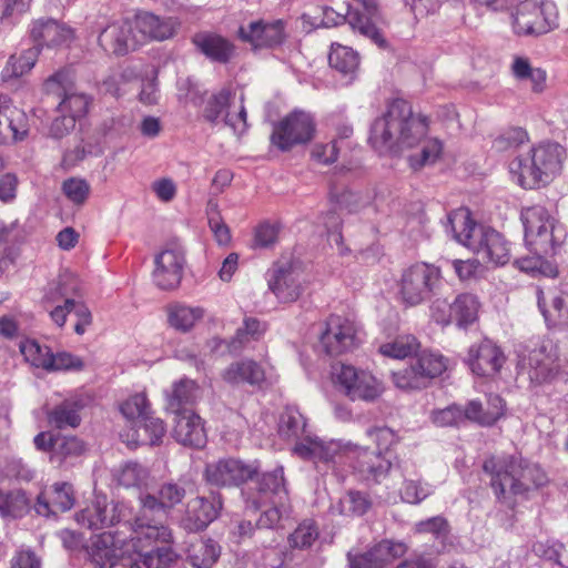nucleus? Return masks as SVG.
<instances>
[{
  "label": "nucleus",
  "mask_w": 568,
  "mask_h": 568,
  "mask_svg": "<svg viewBox=\"0 0 568 568\" xmlns=\"http://www.w3.org/2000/svg\"><path fill=\"white\" fill-rule=\"evenodd\" d=\"M496 500L514 509L517 498L529 499L531 494L548 483L546 471L520 454L491 455L483 463Z\"/></svg>",
  "instance_id": "f257e3e1"
},
{
  "label": "nucleus",
  "mask_w": 568,
  "mask_h": 568,
  "mask_svg": "<svg viewBox=\"0 0 568 568\" xmlns=\"http://www.w3.org/2000/svg\"><path fill=\"white\" fill-rule=\"evenodd\" d=\"M429 131V118L414 114L412 104L404 99L393 100L383 116L371 129L369 142L379 152H399L417 146Z\"/></svg>",
  "instance_id": "f03ea898"
},
{
  "label": "nucleus",
  "mask_w": 568,
  "mask_h": 568,
  "mask_svg": "<svg viewBox=\"0 0 568 568\" xmlns=\"http://www.w3.org/2000/svg\"><path fill=\"white\" fill-rule=\"evenodd\" d=\"M119 530H109L97 536L92 542L90 557L99 568H172L179 555L169 546L150 551L134 550V542H128Z\"/></svg>",
  "instance_id": "7ed1b4c3"
},
{
  "label": "nucleus",
  "mask_w": 568,
  "mask_h": 568,
  "mask_svg": "<svg viewBox=\"0 0 568 568\" xmlns=\"http://www.w3.org/2000/svg\"><path fill=\"white\" fill-rule=\"evenodd\" d=\"M565 150L557 143L534 146L525 156L515 158L509 171L517 183L526 190L549 184L561 171Z\"/></svg>",
  "instance_id": "20e7f679"
},
{
  "label": "nucleus",
  "mask_w": 568,
  "mask_h": 568,
  "mask_svg": "<svg viewBox=\"0 0 568 568\" xmlns=\"http://www.w3.org/2000/svg\"><path fill=\"white\" fill-rule=\"evenodd\" d=\"M306 268V263L293 252L273 262L265 277L270 292L280 303L291 304L302 297L310 284Z\"/></svg>",
  "instance_id": "39448f33"
},
{
  "label": "nucleus",
  "mask_w": 568,
  "mask_h": 568,
  "mask_svg": "<svg viewBox=\"0 0 568 568\" xmlns=\"http://www.w3.org/2000/svg\"><path fill=\"white\" fill-rule=\"evenodd\" d=\"M455 241L467 248H498L505 245L501 233L490 226L478 224L468 207L462 206L448 214Z\"/></svg>",
  "instance_id": "423d86ee"
},
{
  "label": "nucleus",
  "mask_w": 568,
  "mask_h": 568,
  "mask_svg": "<svg viewBox=\"0 0 568 568\" xmlns=\"http://www.w3.org/2000/svg\"><path fill=\"white\" fill-rule=\"evenodd\" d=\"M446 359L443 355L423 351L418 353L407 367L392 373V379L400 389H422L432 379L446 371Z\"/></svg>",
  "instance_id": "0eeeda50"
},
{
  "label": "nucleus",
  "mask_w": 568,
  "mask_h": 568,
  "mask_svg": "<svg viewBox=\"0 0 568 568\" xmlns=\"http://www.w3.org/2000/svg\"><path fill=\"white\" fill-rule=\"evenodd\" d=\"M440 268L428 263H416L404 270L399 294L403 302L416 306L428 300L440 284Z\"/></svg>",
  "instance_id": "6e6552de"
},
{
  "label": "nucleus",
  "mask_w": 568,
  "mask_h": 568,
  "mask_svg": "<svg viewBox=\"0 0 568 568\" xmlns=\"http://www.w3.org/2000/svg\"><path fill=\"white\" fill-rule=\"evenodd\" d=\"M333 382L337 390L351 400L373 402L383 392L382 384L371 373L352 365L334 367Z\"/></svg>",
  "instance_id": "1a4fd4ad"
},
{
  "label": "nucleus",
  "mask_w": 568,
  "mask_h": 568,
  "mask_svg": "<svg viewBox=\"0 0 568 568\" xmlns=\"http://www.w3.org/2000/svg\"><path fill=\"white\" fill-rule=\"evenodd\" d=\"M349 458V465L354 473L366 483H382L393 467L399 469L403 477L408 473L406 462L396 458L395 463H393L389 458L382 455L381 452L372 450L369 447H353Z\"/></svg>",
  "instance_id": "9d476101"
},
{
  "label": "nucleus",
  "mask_w": 568,
  "mask_h": 568,
  "mask_svg": "<svg viewBox=\"0 0 568 568\" xmlns=\"http://www.w3.org/2000/svg\"><path fill=\"white\" fill-rule=\"evenodd\" d=\"M294 453L303 459L323 464L326 469L337 471L346 463H351L352 447H344L335 440H324L318 437L305 436L294 446Z\"/></svg>",
  "instance_id": "9b49d317"
},
{
  "label": "nucleus",
  "mask_w": 568,
  "mask_h": 568,
  "mask_svg": "<svg viewBox=\"0 0 568 568\" xmlns=\"http://www.w3.org/2000/svg\"><path fill=\"white\" fill-rule=\"evenodd\" d=\"M315 134V122L311 114L294 111L283 118L273 130L271 142L281 151L310 142Z\"/></svg>",
  "instance_id": "f8f14e48"
},
{
  "label": "nucleus",
  "mask_w": 568,
  "mask_h": 568,
  "mask_svg": "<svg viewBox=\"0 0 568 568\" xmlns=\"http://www.w3.org/2000/svg\"><path fill=\"white\" fill-rule=\"evenodd\" d=\"M346 19L353 29L369 38L379 48H386L387 41L382 32L385 21L376 0H351Z\"/></svg>",
  "instance_id": "ddd939ff"
},
{
  "label": "nucleus",
  "mask_w": 568,
  "mask_h": 568,
  "mask_svg": "<svg viewBox=\"0 0 568 568\" xmlns=\"http://www.w3.org/2000/svg\"><path fill=\"white\" fill-rule=\"evenodd\" d=\"M320 343L329 356L352 352L358 344L355 323L341 315H329L324 323Z\"/></svg>",
  "instance_id": "4468645a"
},
{
  "label": "nucleus",
  "mask_w": 568,
  "mask_h": 568,
  "mask_svg": "<svg viewBox=\"0 0 568 568\" xmlns=\"http://www.w3.org/2000/svg\"><path fill=\"white\" fill-rule=\"evenodd\" d=\"M133 518V509L125 503H93L75 514L77 523L90 530H99Z\"/></svg>",
  "instance_id": "2eb2a0df"
},
{
  "label": "nucleus",
  "mask_w": 568,
  "mask_h": 568,
  "mask_svg": "<svg viewBox=\"0 0 568 568\" xmlns=\"http://www.w3.org/2000/svg\"><path fill=\"white\" fill-rule=\"evenodd\" d=\"M257 474V467L236 458H222L206 464L204 479L216 487H234L252 479Z\"/></svg>",
  "instance_id": "dca6fc26"
},
{
  "label": "nucleus",
  "mask_w": 568,
  "mask_h": 568,
  "mask_svg": "<svg viewBox=\"0 0 568 568\" xmlns=\"http://www.w3.org/2000/svg\"><path fill=\"white\" fill-rule=\"evenodd\" d=\"M408 547L403 541L383 539L364 552L346 555L349 568H385L406 555Z\"/></svg>",
  "instance_id": "f3484780"
},
{
  "label": "nucleus",
  "mask_w": 568,
  "mask_h": 568,
  "mask_svg": "<svg viewBox=\"0 0 568 568\" xmlns=\"http://www.w3.org/2000/svg\"><path fill=\"white\" fill-rule=\"evenodd\" d=\"M165 517L150 515L140 509L139 515L133 514V518L123 521V526L131 532L128 542H134V550H138V544L146 541L149 545L155 541L169 542L171 540V531L162 520Z\"/></svg>",
  "instance_id": "a211bd4d"
},
{
  "label": "nucleus",
  "mask_w": 568,
  "mask_h": 568,
  "mask_svg": "<svg viewBox=\"0 0 568 568\" xmlns=\"http://www.w3.org/2000/svg\"><path fill=\"white\" fill-rule=\"evenodd\" d=\"M29 34L34 45L39 48H59L70 44L74 39V31L67 24L51 18H40L31 22Z\"/></svg>",
  "instance_id": "6ab92c4d"
},
{
  "label": "nucleus",
  "mask_w": 568,
  "mask_h": 568,
  "mask_svg": "<svg viewBox=\"0 0 568 568\" xmlns=\"http://www.w3.org/2000/svg\"><path fill=\"white\" fill-rule=\"evenodd\" d=\"M223 506L222 497L219 493H212L210 496H197L189 500L183 526L189 531H202L213 523L221 513Z\"/></svg>",
  "instance_id": "aec40b11"
},
{
  "label": "nucleus",
  "mask_w": 568,
  "mask_h": 568,
  "mask_svg": "<svg viewBox=\"0 0 568 568\" xmlns=\"http://www.w3.org/2000/svg\"><path fill=\"white\" fill-rule=\"evenodd\" d=\"M179 27L180 23L173 18H161L148 11L139 12L133 22L135 43L168 40L176 33Z\"/></svg>",
  "instance_id": "412c9836"
},
{
  "label": "nucleus",
  "mask_w": 568,
  "mask_h": 568,
  "mask_svg": "<svg viewBox=\"0 0 568 568\" xmlns=\"http://www.w3.org/2000/svg\"><path fill=\"white\" fill-rule=\"evenodd\" d=\"M239 37L255 49L273 48L284 41L285 23L281 19L273 21L260 19L250 22L246 27H240Z\"/></svg>",
  "instance_id": "4be33fe9"
},
{
  "label": "nucleus",
  "mask_w": 568,
  "mask_h": 568,
  "mask_svg": "<svg viewBox=\"0 0 568 568\" xmlns=\"http://www.w3.org/2000/svg\"><path fill=\"white\" fill-rule=\"evenodd\" d=\"M467 365L478 376H490L498 373L505 363V355L493 341L484 338L468 349Z\"/></svg>",
  "instance_id": "5701e85b"
},
{
  "label": "nucleus",
  "mask_w": 568,
  "mask_h": 568,
  "mask_svg": "<svg viewBox=\"0 0 568 568\" xmlns=\"http://www.w3.org/2000/svg\"><path fill=\"white\" fill-rule=\"evenodd\" d=\"M185 488L176 483L163 484L156 494L140 493L139 501L143 513L166 517L169 511L185 497Z\"/></svg>",
  "instance_id": "b1692460"
},
{
  "label": "nucleus",
  "mask_w": 568,
  "mask_h": 568,
  "mask_svg": "<svg viewBox=\"0 0 568 568\" xmlns=\"http://www.w3.org/2000/svg\"><path fill=\"white\" fill-rule=\"evenodd\" d=\"M513 14V30L518 36H539L552 29L544 16L542 8L536 2L521 0Z\"/></svg>",
  "instance_id": "393cba45"
},
{
  "label": "nucleus",
  "mask_w": 568,
  "mask_h": 568,
  "mask_svg": "<svg viewBox=\"0 0 568 568\" xmlns=\"http://www.w3.org/2000/svg\"><path fill=\"white\" fill-rule=\"evenodd\" d=\"M75 503L74 490L69 483H54L42 490L36 499L33 508L39 516L49 517L57 513L70 510Z\"/></svg>",
  "instance_id": "a878e982"
},
{
  "label": "nucleus",
  "mask_w": 568,
  "mask_h": 568,
  "mask_svg": "<svg viewBox=\"0 0 568 568\" xmlns=\"http://www.w3.org/2000/svg\"><path fill=\"white\" fill-rule=\"evenodd\" d=\"M184 262L183 251H160L154 257L153 280L156 286L175 288L181 282Z\"/></svg>",
  "instance_id": "bb28decb"
},
{
  "label": "nucleus",
  "mask_w": 568,
  "mask_h": 568,
  "mask_svg": "<svg viewBox=\"0 0 568 568\" xmlns=\"http://www.w3.org/2000/svg\"><path fill=\"white\" fill-rule=\"evenodd\" d=\"M172 436L174 439L190 448L201 449L207 443L206 432L202 418L193 410L175 414Z\"/></svg>",
  "instance_id": "cd10ccee"
},
{
  "label": "nucleus",
  "mask_w": 568,
  "mask_h": 568,
  "mask_svg": "<svg viewBox=\"0 0 568 568\" xmlns=\"http://www.w3.org/2000/svg\"><path fill=\"white\" fill-rule=\"evenodd\" d=\"M258 500H253L254 508L258 509L261 504L285 505L288 499V493L285 486L284 469L282 466L272 471L263 473L256 481Z\"/></svg>",
  "instance_id": "c85d7f7f"
},
{
  "label": "nucleus",
  "mask_w": 568,
  "mask_h": 568,
  "mask_svg": "<svg viewBox=\"0 0 568 568\" xmlns=\"http://www.w3.org/2000/svg\"><path fill=\"white\" fill-rule=\"evenodd\" d=\"M191 41L211 61L227 63L234 55V44L219 33L200 31L193 34Z\"/></svg>",
  "instance_id": "c756f323"
},
{
  "label": "nucleus",
  "mask_w": 568,
  "mask_h": 568,
  "mask_svg": "<svg viewBox=\"0 0 568 568\" xmlns=\"http://www.w3.org/2000/svg\"><path fill=\"white\" fill-rule=\"evenodd\" d=\"M130 32L131 28L125 22L109 23L100 31L98 43L106 54L125 55L136 44Z\"/></svg>",
  "instance_id": "7c9ffc66"
},
{
  "label": "nucleus",
  "mask_w": 568,
  "mask_h": 568,
  "mask_svg": "<svg viewBox=\"0 0 568 568\" xmlns=\"http://www.w3.org/2000/svg\"><path fill=\"white\" fill-rule=\"evenodd\" d=\"M560 371L556 355L548 353L545 347L532 349L528 355V377L534 385L551 383Z\"/></svg>",
  "instance_id": "2f4dec72"
},
{
  "label": "nucleus",
  "mask_w": 568,
  "mask_h": 568,
  "mask_svg": "<svg viewBox=\"0 0 568 568\" xmlns=\"http://www.w3.org/2000/svg\"><path fill=\"white\" fill-rule=\"evenodd\" d=\"M548 220V211L540 205L527 207L523 212L525 240L529 246L544 247L548 243L550 239L547 227Z\"/></svg>",
  "instance_id": "473e14b6"
},
{
  "label": "nucleus",
  "mask_w": 568,
  "mask_h": 568,
  "mask_svg": "<svg viewBox=\"0 0 568 568\" xmlns=\"http://www.w3.org/2000/svg\"><path fill=\"white\" fill-rule=\"evenodd\" d=\"M166 408L173 414L192 412V407L200 397L197 384L189 378H181L172 384L165 392Z\"/></svg>",
  "instance_id": "72a5a7b5"
},
{
  "label": "nucleus",
  "mask_w": 568,
  "mask_h": 568,
  "mask_svg": "<svg viewBox=\"0 0 568 568\" xmlns=\"http://www.w3.org/2000/svg\"><path fill=\"white\" fill-rule=\"evenodd\" d=\"M82 295V284L78 276L65 270L61 272L57 280L50 282L44 290L42 297L43 304H55L74 300Z\"/></svg>",
  "instance_id": "f704fd0d"
},
{
  "label": "nucleus",
  "mask_w": 568,
  "mask_h": 568,
  "mask_svg": "<svg viewBox=\"0 0 568 568\" xmlns=\"http://www.w3.org/2000/svg\"><path fill=\"white\" fill-rule=\"evenodd\" d=\"M85 406L81 396H71L48 413V422L58 429L77 428L81 424L80 412Z\"/></svg>",
  "instance_id": "c9c22d12"
},
{
  "label": "nucleus",
  "mask_w": 568,
  "mask_h": 568,
  "mask_svg": "<svg viewBox=\"0 0 568 568\" xmlns=\"http://www.w3.org/2000/svg\"><path fill=\"white\" fill-rule=\"evenodd\" d=\"M510 73L516 81L528 82L534 93L540 94L547 88V71L534 67L527 57L515 55L510 64Z\"/></svg>",
  "instance_id": "e433bc0d"
},
{
  "label": "nucleus",
  "mask_w": 568,
  "mask_h": 568,
  "mask_svg": "<svg viewBox=\"0 0 568 568\" xmlns=\"http://www.w3.org/2000/svg\"><path fill=\"white\" fill-rule=\"evenodd\" d=\"M223 379L232 385L250 384L260 386L265 381L263 367L253 359L231 363L222 374Z\"/></svg>",
  "instance_id": "4c0bfd02"
},
{
  "label": "nucleus",
  "mask_w": 568,
  "mask_h": 568,
  "mask_svg": "<svg viewBox=\"0 0 568 568\" xmlns=\"http://www.w3.org/2000/svg\"><path fill=\"white\" fill-rule=\"evenodd\" d=\"M221 555V547L211 538H195L186 548V561L193 568H212Z\"/></svg>",
  "instance_id": "58836bf2"
},
{
  "label": "nucleus",
  "mask_w": 568,
  "mask_h": 568,
  "mask_svg": "<svg viewBox=\"0 0 568 568\" xmlns=\"http://www.w3.org/2000/svg\"><path fill=\"white\" fill-rule=\"evenodd\" d=\"M204 310L175 303L168 306V322L176 331L186 333L193 328L195 323L202 320Z\"/></svg>",
  "instance_id": "ea45409f"
},
{
  "label": "nucleus",
  "mask_w": 568,
  "mask_h": 568,
  "mask_svg": "<svg viewBox=\"0 0 568 568\" xmlns=\"http://www.w3.org/2000/svg\"><path fill=\"white\" fill-rule=\"evenodd\" d=\"M328 63L339 73L353 77L359 67V55L351 47L333 42L328 54Z\"/></svg>",
  "instance_id": "a19ab883"
},
{
  "label": "nucleus",
  "mask_w": 568,
  "mask_h": 568,
  "mask_svg": "<svg viewBox=\"0 0 568 568\" xmlns=\"http://www.w3.org/2000/svg\"><path fill=\"white\" fill-rule=\"evenodd\" d=\"M480 303L476 295L470 293L459 294L453 302L454 323L458 327L466 328L478 318Z\"/></svg>",
  "instance_id": "79ce46f5"
},
{
  "label": "nucleus",
  "mask_w": 568,
  "mask_h": 568,
  "mask_svg": "<svg viewBox=\"0 0 568 568\" xmlns=\"http://www.w3.org/2000/svg\"><path fill=\"white\" fill-rule=\"evenodd\" d=\"M39 58V48H29L8 59L2 80L17 79L29 73L36 65Z\"/></svg>",
  "instance_id": "37998d69"
},
{
  "label": "nucleus",
  "mask_w": 568,
  "mask_h": 568,
  "mask_svg": "<svg viewBox=\"0 0 568 568\" xmlns=\"http://www.w3.org/2000/svg\"><path fill=\"white\" fill-rule=\"evenodd\" d=\"M32 498L21 488L2 494V517L19 519L30 513Z\"/></svg>",
  "instance_id": "c03bdc74"
},
{
  "label": "nucleus",
  "mask_w": 568,
  "mask_h": 568,
  "mask_svg": "<svg viewBox=\"0 0 568 568\" xmlns=\"http://www.w3.org/2000/svg\"><path fill=\"white\" fill-rule=\"evenodd\" d=\"M515 265L531 276H546L555 278L558 276V266L554 261L544 258L537 251L530 252L526 256L517 258Z\"/></svg>",
  "instance_id": "a18cd8bd"
},
{
  "label": "nucleus",
  "mask_w": 568,
  "mask_h": 568,
  "mask_svg": "<svg viewBox=\"0 0 568 568\" xmlns=\"http://www.w3.org/2000/svg\"><path fill=\"white\" fill-rule=\"evenodd\" d=\"M278 433L287 439H303L306 435V419L297 407L287 406L280 416Z\"/></svg>",
  "instance_id": "49530a36"
},
{
  "label": "nucleus",
  "mask_w": 568,
  "mask_h": 568,
  "mask_svg": "<svg viewBox=\"0 0 568 568\" xmlns=\"http://www.w3.org/2000/svg\"><path fill=\"white\" fill-rule=\"evenodd\" d=\"M18 349L26 362L30 363L37 368L48 371V367L52 366V362H50L52 355L50 347L40 345L34 339H21L18 343Z\"/></svg>",
  "instance_id": "de8ad7c7"
},
{
  "label": "nucleus",
  "mask_w": 568,
  "mask_h": 568,
  "mask_svg": "<svg viewBox=\"0 0 568 568\" xmlns=\"http://www.w3.org/2000/svg\"><path fill=\"white\" fill-rule=\"evenodd\" d=\"M267 323L256 317L245 316L242 326L236 329L235 336L230 343L233 349L239 348L251 341H258L267 331Z\"/></svg>",
  "instance_id": "09e8293b"
},
{
  "label": "nucleus",
  "mask_w": 568,
  "mask_h": 568,
  "mask_svg": "<svg viewBox=\"0 0 568 568\" xmlns=\"http://www.w3.org/2000/svg\"><path fill=\"white\" fill-rule=\"evenodd\" d=\"M372 507L368 494L359 490H348L338 503L339 514L351 517L364 516Z\"/></svg>",
  "instance_id": "8fccbe9b"
},
{
  "label": "nucleus",
  "mask_w": 568,
  "mask_h": 568,
  "mask_svg": "<svg viewBox=\"0 0 568 568\" xmlns=\"http://www.w3.org/2000/svg\"><path fill=\"white\" fill-rule=\"evenodd\" d=\"M419 343L413 335H400L394 341L382 344L378 348L383 356L404 359L417 352Z\"/></svg>",
  "instance_id": "3c124183"
},
{
  "label": "nucleus",
  "mask_w": 568,
  "mask_h": 568,
  "mask_svg": "<svg viewBox=\"0 0 568 568\" xmlns=\"http://www.w3.org/2000/svg\"><path fill=\"white\" fill-rule=\"evenodd\" d=\"M135 427L136 436L143 444L158 445L166 433L164 422L150 414L140 420Z\"/></svg>",
  "instance_id": "603ef678"
},
{
  "label": "nucleus",
  "mask_w": 568,
  "mask_h": 568,
  "mask_svg": "<svg viewBox=\"0 0 568 568\" xmlns=\"http://www.w3.org/2000/svg\"><path fill=\"white\" fill-rule=\"evenodd\" d=\"M149 479V469L138 462L125 463L118 476L119 484L128 488L136 487L141 489L146 487Z\"/></svg>",
  "instance_id": "864d4df0"
},
{
  "label": "nucleus",
  "mask_w": 568,
  "mask_h": 568,
  "mask_svg": "<svg viewBox=\"0 0 568 568\" xmlns=\"http://www.w3.org/2000/svg\"><path fill=\"white\" fill-rule=\"evenodd\" d=\"M84 452V443L75 436H57L54 453L51 454V460L59 466L64 460L79 457Z\"/></svg>",
  "instance_id": "5fc2aeb1"
},
{
  "label": "nucleus",
  "mask_w": 568,
  "mask_h": 568,
  "mask_svg": "<svg viewBox=\"0 0 568 568\" xmlns=\"http://www.w3.org/2000/svg\"><path fill=\"white\" fill-rule=\"evenodd\" d=\"M234 93L229 88H223L219 92L213 93L205 103L203 109V118L210 123H215L219 118L230 106Z\"/></svg>",
  "instance_id": "6e6d98bb"
},
{
  "label": "nucleus",
  "mask_w": 568,
  "mask_h": 568,
  "mask_svg": "<svg viewBox=\"0 0 568 568\" xmlns=\"http://www.w3.org/2000/svg\"><path fill=\"white\" fill-rule=\"evenodd\" d=\"M443 142L437 138L427 139L419 154H413L408 158L409 166L418 171L427 164L435 163L443 153Z\"/></svg>",
  "instance_id": "4d7b16f0"
},
{
  "label": "nucleus",
  "mask_w": 568,
  "mask_h": 568,
  "mask_svg": "<svg viewBox=\"0 0 568 568\" xmlns=\"http://www.w3.org/2000/svg\"><path fill=\"white\" fill-rule=\"evenodd\" d=\"M74 89V77L68 69H60L43 82V92L45 94L63 98Z\"/></svg>",
  "instance_id": "13d9d810"
},
{
  "label": "nucleus",
  "mask_w": 568,
  "mask_h": 568,
  "mask_svg": "<svg viewBox=\"0 0 568 568\" xmlns=\"http://www.w3.org/2000/svg\"><path fill=\"white\" fill-rule=\"evenodd\" d=\"M91 103L90 98L84 93H78L71 90L65 94L58 105V110L61 114H68L74 120L83 118L89 110Z\"/></svg>",
  "instance_id": "bf43d9fd"
},
{
  "label": "nucleus",
  "mask_w": 568,
  "mask_h": 568,
  "mask_svg": "<svg viewBox=\"0 0 568 568\" xmlns=\"http://www.w3.org/2000/svg\"><path fill=\"white\" fill-rule=\"evenodd\" d=\"M366 435L376 444V450L386 456L400 442L399 435L387 426L371 427Z\"/></svg>",
  "instance_id": "052dcab7"
},
{
  "label": "nucleus",
  "mask_w": 568,
  "mask_h": 568,
  "mask_svg": "<svg viewBox=\"0 0 568 568\" xmlns=\"http://www.w3.org/2000/svg\"><path fill=\"white\" fill-rule=\"evenodd\" d=\"M320 532L313 520H304L290 535L288 542L293 548L306 549L318 538Z\"/></svg>",
  "instance_id": "680f3d73"
},
{
  "label": "nucleus",
  "mask_w": 568,
  "mask_h": 568,
  "mask_svg": "<svg viewBox=\"0 0 568 568\" xmlns=\"http://www.w3.org/2000/svg\"><path fill=\"white\" fill-rule=\"evenodd\" d=\"M542 291H538V307L542 313L548 325L556 326L562 324L568 318V311L565 300L561 296H555L551 301L550 310L545 307Z\"/></svg>",
  "instance_id": "e2e57ef3"
},
{
  "label": "nucleus",
  "mask_w": 568,
  "mask_h": 568,
  "mask_svg": "<svg viewBox=\"0 0 568 568\" xmlns=\"http://www.w3.org/2000/svg\"><path fill=\"white\" fill-rule=\"evenodd\" d=\"M120 410L125 418L133 420L136 425L150 414V404L146 396L139 393L124 400Z\"/></svg>",
  "instance_id": "0e129e2a"
},
{
  "label": "nucleus",
  "mask_w": 568,
  "mask_h": 568,
  "mask_svg": "<svg viewBox=\"0 0 568 568\" xmlns=\"http://www.w3.org/2000/svg\"><path fill=\"white\" fill-rule=\"evenodd\" d=\"M62 193L74 205H83L91 192L90 184L81 178H69L62 182Z\"/></svg>",
  "instance_id": "69168bd1"
},
{
  "label": "nucleus",
  "mask_w": 568,
  "mask_h": 568,
  "mask_svg": "<svg viewBox=\"0 0 568 568\" xmlns=\"http://www.w3.org/2000/svg\"><path fill=\"white\" fill-rule=\"evenodd\" d=\"M28 316L24 314H16L12 316H2V337L17 339V344L21 339H27Z\"/></svg>",
  "instance_id": "338daca9"
},
{
  "label": "nucleus",
  "mask_w": 568,
  "mask_h": 568,
  "mask_svg": "<svg viewBox=\"0 0 568 568\" xmlns=\"http://www.w3.org/2000/svg\"><path fill=\"white\" fill-rule=\"evenodd\" d=\"M527 141L528 134L524 129L511 128L494 140L493 148L498 152H504L517 149Z\"/></svg>",
  "instance_id": "774afa93"
}]
</instances>
